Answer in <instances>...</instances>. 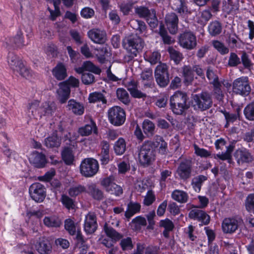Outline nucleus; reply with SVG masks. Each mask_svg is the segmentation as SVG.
Returning a JSON list of instances; mask_svg holds the SVG:
<instances>
[{
	"mask_svg": "<svg viewBox=\"0 0 254 254\" xmlns=\"http://www.w3.org/2000/svg\"><path fill=\"white\" fill-rule=\"evenodd\" d=\"M122 44L128 53V54L124 56V61L129 63L142 51L144 46V42L137 34L130 35L123 39Z\"/></svg>",
	"mask_w": 254,
	"mask_h": 254,
	"instance_id": "obj_1",
	"label": "nucleus"
},
{
	"mask_svg": "<svg viewBox=\"0 0 254 254\" xmlns=\"http://www.w3.org/2000/svg\"><path fill=\"white\" fill-rule=\"evenodd\" d=\"M190 105L196 112H203L210 109L213 105L211 93L208 91H202L201 93L192 94Z\"/></svg>",
	"mask_w": 254,
	"mask_h": 254,
	"instance_id": "obj_2",
	"label": "nucleus"
},
{
	"mask_svg": "<svg viewBox=\"0 0 254 254\" xmlns=\"http://www.w3.org/2000/svg\"><path fill=\"white\" fill-rule=\"evenodd\" d=\"M189 97L186 92H176L170 98V105L172 112L178 115H183L190 106L188 103Z\"/></svg>",
	"mask_w": 254,
	"mask_h": 254,
	"instance_id": "obj_3",
	"label": "nucleus"
},
{
	"mask_svg": "<svg viewBox=\"0 0 254 254\" xmlns=\"http://www.w3.org/2000/svg\"><path fill=\"white\" fill-rule=\"evenodd\" d=\"M138 149V159L142 165L148 166L154 161L156 150L152 145L151 140L145 141Z\"/></svg>",
	"mask_w": 254,
	"mask_h": 254,
	"instance_id": "obj_4",
	"label": "nucleus"
},
{
	"mask_svg": "<svg viewBox=\"0 0 254 254\" xmlns=\"http://www.w3.org/2000/svg\"><path fill=\"white\" fill-rule=\"evenodd\" d=\"M108 120L110 123L117 127L123 125L126 119L125 110L120 106H115L108 110Z\"/></svg>",
	"mask_w": 254,
	"mask_h": 254,
	"instance_id": "obj_5",
	"label": "nucleus"
},
{
	"mask_svg": "<svg viewBox=\"0 0 254 254\" xmlns=\"http://www.w3.org/2000/svg\"><path fill=\"white\" fill-rule=\"evenodd\" d=\"M232 90L238 95L243 96L249 95L251 91L249 78L247 76H242L234 80L232 84Z\"/></svg>",
	"mask_w": 254,
	"mask_h": 254,
	"instance_id": "obj_6",
	"label": "nucleus"
},
{
	"mask_svg": "<svg viewBox=\"0 0 254 254\" xmlns=\"http://www.w3.org/2000/svg\"><path fill=\"white\" fill-rule=\"evenodd\" d=\"M169 66L164 63H160L154 71V77L157 84L161 87H166L170 82Z\"/></svg>",
	"mask_w": 254,
	"mask_h": 254,
	"instance_id": "obj_7",
	"label": "nucleus"
},
{
	"mask_svg": "<svg viewBox=\"0 0 254 254\" xmlns=\"http://www.w3.org/2000/svg\"><path fill=\"white\" fill-rule=\"evenodd\" d=\"M104 230L109 238L101 239V243L108 248L113 247L115 242L123 237L122 235L117 232L111 227L108 226L107 224H105L104 225Z\"/></svg>",
	"mask_w": 254,
	"mask_h": 254,
	"instance_id": "obj_8",
	"label": "nucleus"
},
{
	"mask_svg": "<svg viewBox=\"0 0 254 254\" xmlns=\"http://www.w3.org/2000/svg\"><path fill=\"white\" fill-rule=\"evenodd\" d=\"M98 169V163L93 158L84 159L80 165V172L82 175H95Z\"/></svg>",
	"mask_w": 254,
	"mask_h": 254,
	"instance_id": "obj_9",
	"label": "nucleus"
},
{
	"mask_svg": "<svg viewBox=\"0 0 254 254\" xmlns=\"http://www.w3.org/2000/svg\"><path fill=\"white\" fill-rule=\"evenodd\" d=\"M179 43L183 48L192 50L196 46V38L192 32L186 31L180 35Z\"/></svg>",
	"mask_w": 254,
	"mask_h": 254,
	"instance_id": "obj_10",
	"label": "nucleus"
},
{
	"mask_svg": "<svg viewBox=\"0 0 254 254\" xmlns=\"http://www.w3.org/2000/svg\"><path fill=\"white\" fill-rule=\"evenodd\" d=\"M243 220L239 217L225 218L222 223L223 232L226 234H232L238 228V226Z\"/></svg>",
	"mask_w": 254,
	"mask_h": 254,
	"instance_id": "obj_11",
	"label": "nucleus"
},
{
	"mask_svg": "<svg viewBox=\"0 0 254 254\" xmlns=\"http://www.w3.org/2000/svg\"><path fill=\"white\" fill-rule=\"evenodd\" d=\"M29 193L31 198L37 202H42L46 195V189L40 183H34L29 188Z\"/></svg>",
	"mask_w": 254,
	"mask_h": 254,
	"instance_id": "obj_12",
	"label": "nucleus"
},
{
	"mask_svg": "<svg viewBox=\"0 0 254 254\" xmlns=\"http://www.w3.org/2000/svg\"><path fill=\"white\" fill-rule=\"evenodd\" d=\"M101 185L107 191L112 194L120 195L123 193L122 187L114 183V178L112 176L104 178L101 181Z\"/></svg>",
	"mask_w": 254,
	"mask_h": 254,
	"instance_id": "obj_13",
	"label": "nucleus"
},
{
	"mask_svg": "<svg viewBox=\"0 0 254 254\" xmlns=\"http://www.w3.org/2000/svg\"><path fill=\"white\" fill-rule=\"evenodd\" d=\"M189 217L191 219L200 221L203 225L209 223L210 217L204 211L196 208L191 210L189 212Z\"/></svg>",
	"mask_w": 254,
	"mask_h": 254,
	"instance_id": "obj_14",
	"label": "nucleus"
},
{
	"mask_svg": "<svg viewBox=\"0 0 254 254\" xmlns=\"http://www.w3.org/2000/svg\"><path fill=\"white\" fill-rule=\"evenodd\" d=\"M35 249L40 254H48L52 251V246L45 237H40L34 244Z\"/></svg>",
	"mask_w": 254,
	"mask_h": 254,
	"instance_id": "obj_15",
	"label": "nucleus"
},
{
	"mask_svg": "<svg viewBox=\"0 0 254 254\" xmlns=\"http://www.w3.org/2000/svg\"><path fill=\"white\" fill-rule=\"evenodd\" d=\"M57 99L61 104L65 103L69 98L70 89L65 82H61L59 88L57 90Z\"/></svg>",
	"mask_w": 254,
	"mask_h": 254,
	"instance_id": "obj_16",
	"label": "nucleus"
},
{
	"mask_svg": "<svg viewBox=\"0 0 254 254\" xmlns=\"http://www.w3.org/2000/svg\"><path fill=\"white\" fill-rule=\"evenodd\" d=\"M179 19L176 14L171 12L165 16V23L169 32L173 34L178 31Z\"/></svg>",
	"mask_w": 254,
	"mask_h": 254,
	"instance_id": "obj_17",
	"label": "nucleus"
},
{
	"mask_svg": "<svg viewBox=\"0 0 254 254\" xmlns=\"http://www.w3.org/2000/svg\"><path fill=\"white\" fill-rule=\"evenodd\" d=\"M29 160L31 164L39 168L44 167L47 163L45 155L37 151H34L30 155Z\"/></svg>",
	"mask_w": 254,
	"mask_h": 254,
	"instance_id": "obj_18",
	"label": "nucleus"
},
{
	"mask_svg": "<svg viewBox=\"0 0 254 254\" xmlns=\"http://www.w3.org/2000/svg\"><path fill=\"white\" fill-rule=\"evenodd\" d=\"M89 38L94 43L103 44L106 40V33L98 29H93L88 32Z\"/></svg>",
	"mask_w": 254,
	"mask_h": 254,
	"instance_id": "obj_19",
	"label": "nucleus"
},
{
	"mask_svg": "<svg viewBox=\"0 0 254 254\" xmlns=\"http://www.w3.org/2000/svg\"><path fill=\"white\" fill-rule=\"evenodd\" d=\"M234 156L239 165L244 163L250 162L253 160L251 154L245 148L237 149Z\"/></svg>",
	"mask_w": 254,
	"mask_h": 254,
	"instance_id": "obj_20",
	"label": "nucleus"
},
{
	"mask_svg": "<svg viewBox=\"0 0 254 254\" xmlns=\"http://www.w3.org/2000/svg\"><path fill=\"white\" fill-rule=\"evenodd\" d=\"M97 227L96 218L95 215L91 214H88L84 221V230L88 234L94 233Z\"/></svg>",
	"mask_w": 254,
	"mask_h": 254,
	"instance_id": "obj_21",
	"label": "nucleus"
},
{
	"mask_svg": "<svg viewBox=\"0 0 254 254\" xmlns=\"http://www.w3.org/2000/svg\"><path fill=\"white\" fill-rule=\"evenodd\" d=\"M151 143L155 150L158 148V150L161 154H166L168 151L167 143L164 140L163 137L160 135H155L154 140H151Z\"/></svg>",
	"mask_w": 254,
	"mask_h": 254,
	"instance_id": "obj_22",
	"label": "nucleus"
},
{
	"mask_svg": "<svg viewBox=\"0 0 254 254\" xmlns=\"http://www.w3.org/2000/svg\"><path fill=\"white\" fill-rule=\"evenodd\" d=\"M75 70L77 73H81L83 72H86L85 71H89L95 74H99L101 72V69L90 61H85L83 62L82 65L80 67L75 68Z\"/></svg>",
	"mask_w": 254,
	"mask_h": 254,
	"instance_id": "obj_23",
	"label": "nucleus"
},
{
	"mask_svg": "<svg viewBox=\"0 0 254 254\" xmlns=\"http://www.w3.org/2000/svg\"><path fill=\"white\" fill-rule=\"evenodd\" d=\"M66 108L75 115L81 116L84 113L85 108L83 104L74 99H70L68 101Z\"/></svg>",
	"mask_w": 254,
	"mask_h": 254,
	"instance_id": "obj_24",
	"label": "nucleus"
},
{
	"mask_svg": "<svg viewBox=\"0 0 254 254\" xmlns=\"http://www.w3.org/2000/svg\"><path fill=\"white\" fill-rule=\"evenodd\" d=\"M58 130H55L44 140V144L48 148H58L61 144V138L57 134Z\"/></svg>",
	"mask_w": 254,
	"mask_h": 254,
	"instance_id": "obj_25",
	"label": "nucleus"
},
{
	"mask_svg": "<svg viewBox=\"0 0 254 254\" xmlns=\"http://www.w3.org/2000/svg\"><path fill=\"white\" fill-rule=\"evenodd\" d=\"M127 90L131 96L135 98H142L144 99L147 95L138 89L137 84L134 80H131L127 83Z\"/></svg>",
	"mask_w": 254,
	"mask_h": 254,
	"instance_id": "obj_26",
	"label": "nucleus"
},
{
	"mask_svg": "<svg viewBox=\"0 0 254 254\" xmlns=\"http://www.w3.org/2000/svg\"><path fill=\"white\" fill-rule=\"evenodd\" d=\"M93 132L97 133V128L95 123L92 119L90 120V124H87L78 128V132L82 136H88Z\"/></svg>",
	"mask_w": 254,
	"mask_h": 254,
	"instance_id": "obj_27",
	"label": "nucleus"
},
{
	"mask_svg": "<svg viewBox=\"0 0 254 254\" xmlns=\"http://www.w3.org/2000/svg\"><path fill=\"white\" fill-rule=\"evenodd\" d=\"M52 73L58 80L64 79L67 76L66 68L65 65L62 63H58L53 69Z\"/></svg>",
	"mask_w": 254,
	"mask_h": 254,
	"instance_id": "obj_28",
	"label": "nucleus"
},
{
	"mask_svg": "<svg viewBox=\"0 0 254 254\" xmlns=\"http://www.w3.org/2000/svg\"><path fill=\"white\" fill-rule=\"evenodd\" d=\"M182 69L185 84L186 85L191 84L194 80V75L192 67L190 65H185L182 67Z\"/></svg>",
	"mask_w": 254,
	"mask_h": 254,
	"instance_id": "obj_29",
	"label": "nucleus"
},
{
	"mask_svg": "<svg viewBox=\"0 0 254 254\" xmlns=\"http://www.w3.org/2000/svg\"><path fill=\"white\" fill-rule=\"evenodd\" d=\"M22 36V32L19 31L14 37L6 39L5 42L8 46L21 47L25 45Z\"/></svg>",
	"mask_w": 254,
	"mask_h": 254,
	"instance_id": "obj_30",
	"label": "nucleus"
},
{
	"mask_svg": "<svg viewBox=\"0 0 254 254\" xmlns=\"http://www.w3.org/2000/svg\"><path fill=\"white\" fill-rule=\"evenodd\" d=\"M56 106L53 103H49L45 102L43 103L41 106L38 109V115L39 117H41L42 115H52L56 110Z\"/></svg>",
	"mask_w": 254,
	"mask_h": 254,
	"instance_id": "obj_31",
	"label": "nucleus"
},
{
	"mask_svg": "<svg viewBox=\"0 0 254 254\" xmlns=\"http://www.w3.org/2000/svg\"><path fill=\"white\" fill-rule=\"evenodd\" d=\"M140 209L141 205L139 203L130 201L127 204L125 215L127 218L129 219L135 214L139 212Z\"/></svg>",
	"mask_w": 254,
	"mask_h": 254,
	"instance_id": "obj_32",
	"label": "nucleus"
},
{
	"mask_svg": "<svg viewBox=\"0 0 254 254\" xmlns=\"http://www.w3.org/2000/svg\"><path fill=\"white\" fill-rule=\"evenodd\" d=\"M7 62L10 68L15 71L18 67L22 65L23 62L20 58L13 53H9L7 57Z\"/></svg>",
	"mask_w": 254,
	"mask_h": 254,
	"instance_id": "obj_33",
	"label": "nucleus"
},
{
	"mask_svg": "<svg viewBox=\"0 0 254 254\" xmlns=\"http://www.w3.org/2000/svg\"><path fill=\"white\" fill-rule=\"evenodd\" d=\"M170 5L173 9L180 13L188 11L185 0H170Z\"/></svg>",
	"mask_w": 254,
	"mask_h": 254,
	"instance_id": "obj_34",
	"label": "nucleus"
},
{
	"mask_svg": "<svg viewBox=\"0 0 254 254\" xmlns=\"http://www.w3.org/2000/svg\"><path fill=\"white\" fill-rule=\"evenodd\" d=\"M159 226L164 228L163 235L166 238L169 237L170 232L173 231L175 227L173 222L168 218L161 220L159 222Z\"/></svg>",
	"mask_w": 254,
	"mask_h": 254,
	"instance_id": "obj_35",
	"label": "nucleus"
},
{
	"mask_svg": "<svg viewBox=\"0 0 254 254\" xmlns=\"http://www.w3.org/2000/svg\"><path fill=\"white\" fill-rule=\"evenodd\" d=\"M88 193L97 200H101L103 199V192L94 184H91L88 186Z\"/></svg>",
	"mask_w": 254,
	"mask_h": 254,
	"instance_id": "obj_36",
	"label": "nucleus"
},
{
	"mask_svg": "<svg viewBox=\"0 0 254 254\" xmlns=\"http://www.w3.org/2000/svg\"><path fill=\"white\" fill-rule=\"evenodd\" d=\"M130 26L136 31V34H142L147 27L145 22L139 20L133 19L129 22Z\"/></svg>",
	"mask_w": 254,
	"mask_h": 254,
	"instance_id": "obj_37",
	"label": "nucleus"
},
{
	"mask_svg": "<svg viewBox=\"0 0 254 254\" xmlns=\"http://www.w3.org/2000/svg\"><path fill=\"white\" fill-rule=\"evenodd\" d=\"M222 29L221 23L217 20L211 22L208 27V32L212 36L219 35L221 33Z\"/></svg>",
	"mask_w": 254,
	"mask_h": 254,
	"instance_id": "obj_38",
	"label": "nucleus"
},
{
	"mask_svg": "<svg viewBox=\"0 0 254 254\" xmlns=\"http://www.w3.org/2000/svg\"><path fill=\"white\" fill-rule=\"evenodd\" d=\"M88 100L90 103L102 102L103 104H106L107 102L104 95L100 92H94L90 93L88 97Z\"/></svg>",
	"mask_w": 254,
	"mask_h": 254,
	"instance_id": "obj_39",
	"label": "nucleus"
},
{
	"mask_svg": "<svg viewBox=\"0 0 254 254\" xmlns=\"http://www.w3.org/2000/svg\"><path fill=\"white\" fill-rule=\"evenodd\" d=\"M147 224L146 219L141 216H137L133 219L130 224L131 228L135 231L140 230L142 227Z\"/></svg>",
	"mask_w": 254,
	"mask_h": 254,
	"instance_id": "obj_40",
	"label": "nucleus"
},
{
	"mask_svg": "<svg viewBox=\"0 0 254 254\" xmlns=\"http://www.w3.org/2000/svg\"><path fill=\"white\" fill-rule=\"evenodd\" d=\"M62 156L66 164L71 165L73 163L74 155L71 148L65 147L62 152Z\"/></svg>",
	"mask_w": 254,
	"mask_h": 254,
	"instance_id": "obj_41",
	"label": "nucleus"
},
{
	"mask_svg": "<svg viewBox=\"0 0 254 254\" xmlns=\"http://www.w3.org/2000/svg\"><path fill=\"white\" fill-rule=\"evenodd\" d=\"M191 170V161L186 159L182 161L178 168L177 171L179 174L190 175Z\"/></svg>",
	"mask_w": 254,
	"mask_h": 254,
	"instance_id": "obj_42",
	"label": "nucleus"
},
{
	"mask_svg": "<svg viewBox=\"0 0 254 254\" xmlns=\"http://www.w3.org/2000/svg\"><path fill=\"white\" fill-rule=\"evenodd\" d=\"M115 153L117 155H123L126 150V142L125 140L120 137L115 142L114 145Z\"/></svg>",
	"mask_w": 254,
	"mask_h": 254,
	"instance_id": "obj_43",
	"label": "nucleus"
},
{
	"mask_svg": "<svg viewBox=\"0 0 254 254\" xmlns=\"http://www.w3.org/2000/svg\"><path fill=\"white\" fill-rule=\"evenodd\" d=\"M241 109L240 107L237 108L235 113H229L226 111H221V113L224 115L227 122L233 123L238 119H240V112Z\"/></svg>",
	"mask_w": 254,
	"mask_h": 254,
	"instance_id": "obj_44",
	"label": "nucleus"
},
{
	"mask_svg": "<svg viewBox=\"0 0 254 254\" xmlns=\"http://www.w3.org/2000/svg\"><path fill=\"white\" fill-rule=\"evenodd\" d=\"M172 198L180 203H186L188 201V195L187 193L182 190H175L171 194Z\"/></svg>",
	"mask_w": 254,
	"mask_h": 254,
	"instance_id": "obj_45",
	"label": "nucleus"
},
{
	"mask_svg": "<svg viewBox=\"0 0 254 254\" xmlns=\"http://www.w3.org/2000/svg\"><path fill=\"white\" fill-rule=\"evenodd\" d=\"M97 53L96 57L99 63L101 64H108V63H111L106 59V56H108L109 54L108 49L106 47H103L99 49H96Z\"/></svg>",
	"mask_w": 254,
	"mask_h": 254,
	"instance_id": "obj_46",
	"label": "nucleus"
},
{
	"mask_svg": "<svg viewBox=\"0 0 254 254\" xmlns=\"http://www.w3.org/2000/svg\"><path fill=\"white\" fill-rule=\"evenodd\" d=\"M118 99L123 104L128 105L130 102L129 94L123 88H118L116 91Z\"/></svg>",
	"mask_w": 254,
	"mask_h": 254,
	"instance_id": "obj_47",
	"label": "nucleus"
},
{
	"mask_svg": "<svg viewBox=\"0 0 254 254\" xmlns=\"http://www.w3.org/2000/svg\"><path fill=\"white\" fill-rule=\"evenodd\" d=\"M143 131L148 136H152L154 133V124L148 119L145 120L142 124Z\"/></svg>",
	"mask_w": 254,
	"mask_h": 254,
	"instance_id": "obj_48",
	"label": "nucleus"
},
{
	"mask_svg": "<svg viewBox=\"0 0 254 254\" xmlns=\"http://www.w3.org/2000/svg\"><path fill=\"white\" fill-rule=\"evenodd\" d=\"M159 34L162 37L164 44L170 45L174 42V40L168 35L167 30L162 23H160L159 26Z\"/></svg>",
	"mask_w": 254,
	"mask_h": 254,
	"instance_id": "obj_49",
	"label": "nucleus"
},
{
	"mask_svg": "<svg viewBox=\"0 0 254 254\" xmlns=\"http://www.w3.org/2000/svg\"><path fill=\"white\" fill-rule=\"evenodd\" d=\"M44 224L49 227H58L61 224L59 218L55 216L45 217L43 220Z\"/></svg>",
	"mask_w": 254,
	"mask_h": 254,
	"instance_id": "obj_50",
	"label": "nucleus"
},
{
	"mask_svg": "<svg viewBox=\"0 0 254 254\" xmlns=\"http://www.w3.org/2000/svg\"><path fill=\"white\" fill-rule=\"evenodd\" d=\"M206 77L209 81L210 84L213 85L220 83L219 78L215 71L211 66H208L206 71Z\"/></svg>",
	"mask_w": 254,
	"mask_h": 254,
	"instance_id": "obj_51",
	"label": "nucleus"
},
{
	"mask_svg": "<svg viewBox=\"0 0 254 254\" xmlns=\"http://www.w3.org/2000/svg\"><path fill=\"white\" fill-rule=\"evenodd\" d=\"M54 176H39L38 179L40 181L49 182L54 188H58L61 186V183L58 179L53 178Z\"/></svg>",
	"mask_w": 254,
	"mask_h": 254,
	"instance_id": "obj_52",
	"label": "nucleus"
},
{
	"mask_svg": "<svg viewBox=\"0 0 254 254\" xmlns=\"http://www.w3.org/2000/svg\"><path fill=\"white\" fill-rule=\"evenodd\" d=\"M244 114L248 120L254 121V102H252L245 107Z\"/></svg>",
	"mask_w": 254,
	"mask_h": 254,
	"instance_id": "obj_53",
	"label": "nucleus"
},
{
	"mask_svg": "<svg viewBox=\"0 0 254 254\" xmlns=\"http://www.w3.org/2000/svg\"><path fill=\"white\" fill-rule=\"evenodd\" d=\"M168 52L171 59L173 60L177 64H179L183 59V54L172 47H170L168 49Z\"/></svg>",
	"mask_w": 254,
	"mask_h": 254,
	"instance_id": "obj_54",
	"label": "nucleus"
},
{
	"mask_svg": "<svg viewBox=\"0 0 254 254\" xmlns=\"http://www.w3.org/2000/svg\"><path fill=\"white\" fill-rule=\"evenodd\" d=\"M207 180L205 176H197L193 178L191 184L196 191H199L203 182Z\"/></svg>",
	"mask_w": 254,
	"mask_h": 254,
	"instance_id": "obj_55",
	"label": "nucleus"
},
{
	"mask_svg": "<svg viewBox=\"0 0 254 254\" xmlns=\"http://www.w3.org/2000/svg\"><path fill=\"white\" fill-rule=\"evenodd\" d=\"M222 86L221 83H216L213 85V93L215 98L218 101H222L224 98L222 88Z\"/></svg>",
	"mask_w": 254,
	"mask_h": 254,
	"instance_id": "obj_56",
	"label": "nucleus"
},
{
	"mask_svg": "<svg viewBox=\"0 0 254 254\" xmlns=\"http://www.w3.org/2000/svg\"><path fill=\"white\" fill-rule=\"evenodd\" d=\"M212 45L215 49L219 52L221 55H225L229 53V50L225 45L217 40L213 41Z\"/></svg>",
	"mask_w": 254,
	"mask_h": 254,
	"instance_id": "obj_57",
	"label": "nucleus"
},
{
	"mask_svg": "<svg viewBox=\"0 0 254 254\" xmlns=\"http://www.w3.org/2000/svg\"><path fill=\"white\" fill-rule=\"evenodd\" d=\"M14 72L18 73L22 77L26 79H29L32 76L31 71L25 66L23 63L22 65L19 66Z\"/></svg>",
	"mask_w": 254,
	"mask_h": 254,
	"instance_id": "obj_58",
	"label": "nucleus"
},
{
	"mask_svg": "<svg viewBox=\"0 0 254 254\" xmlns=\"http://www.w3.org/2000/svg\"><path fill=\"white\" fill-rule=\"evenodd\" d=\"M81 81L85 85H90L95 82V76L90 72L81 73Z\"/></svg>",
	"mask_w": 254,
	"mask_h": 254,
	"instance_id": "obj_59",
	"label": "nucleus"
},
{
	"mask_svg": "<svg viewBox=\"0 0 254 254\" xmlns=\"http://www.w3.org/2000/svg\"><path fill=\"white\" fill-rule=\"evenodd\" d=\"M64 228L71 235H74L76 232L75 224L70 219H66L64 221Z\"/></svg>",
	"mask_w": 254,
	"mask_h": 254,
	"instance_id": "obj_60",
	"label": "nucleus"
},
{
	"mask_svg": "<svg viewBox=\"0 0 254 254\" xmlns=\"http://www.w3.org/2000/svg\"><path fill=\"white\" fill-rule=\"evenodd\" d=\"M245 207L247 211L251 212L254 208V193L249 194L245 201Z\"/></svg>",
	"mask_w": 254,
	"mask_h": 254,
	"instance_id": "obj_61",
	"label": "nucleus"
},
{
	"mask_svg": "<svg viewBox=\"0 0 254 254\" xmlns=\"http://www.w3.org/2000/svg\"><path fill=\"white\" fill-rule=\"evenodd\" d=\"M39 105V103L37 101H35L29 104L28 106V112L31 113L34 118L39 117V115H38V109L40 107Z\"/></svg>",
	"mask_w": 254,
	"mask_h": 254,
	"instance_id": "obj_62",
	"label": "nucleus"
},
{
	"mask_svg": "<svg viewBox=\"0 0 254 254\" xmlns=\"http://www.w3.org/2000/svg\"><path fill=\"white\" fill-rule=\"evenodd\" d=\"M241 64V61L235 53H231L229 58L228 65L231 67L237 66Z\"/></svg>",
	"mask_w": 254,
	"mask_h": 254,
	"instance_id": "obj_63",
	"label": "nucleus"
},
{
	"mask_svg": "<svg viewBox=\"0 0 254 254\" xmlns=\"http://www.w3.org/2000/svg\"><path fill=\"white\" fill-rule=\"evenodd\" d=\"M155 200V195L152 190H149L147 191L143 200V204L146 206L151 205Z\"/></svg>",
	"mask_w": 254,
	"mask_h": 254,
	"instance_id": "obj_64",
	"label": "nucleus"
}]
</instances>
